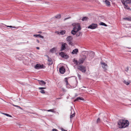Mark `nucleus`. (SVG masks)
<instances>
[{
  "mask_svg": "<svg viewBox=\"0 0 131 131\" xmlns=\"http://www.w3.org/2000/svg\"><path fill=\"white\" fill-rule=\"evenodd\" d=\"M73 27V29L77 31H78L81 29V28L80 24L77 23H74L72 24Z\"/></svg>",
  "mask_w": 131,
  "mask_h": 131,
  "instance_id": "1",
  "label": "nucleus"
},
{
  "mask_svg": "<svg viewBox=\"0 0 131 131\" xmlns=\"http://www.w3.org/2000/svg\"><path fill=\"white\" fill-rule=\"evenodd\" d=\"M69 45L72 46L73 45V43L72 42L73 38L70 36H68L66 39Z\"/></svg>",
  "mask_w": 131,
  "mask_h": 131,
  "instance_id": "2",
  "label": "nucleus"
},
{
  "mask_svg": "<svg viewBox=\"0 0 131 131\" xmlns=\"http://www.w3.org/2000/svg\"><path fill=\"white\" fill-rule=\"evenodd\" d=\"M78 69L82 72H85L86 70V67L83 65H80L78 67Z\"/></svg>",
  "mask_w": 131,
  "mask_h": 131,
  "instance_id": "3",
  "label": "nucleus"
},
{
  "mask_svg": "<svg viewBox=\"0 0 131 131\" xmlns=\"http://www.w3.org/2000/svg\"><path fill=\"white\" fill-rule=\"evenodd\" d=\"M129 124V122L127 120H124L123 126H122L121 128H125L128 126Z\"/></svg>",
  "mask_w": 131,
  "mask_h": 131,
  "instance_id": "4",
  "label": "nucleus"
},
{
  "mask_svg": "<svg viewBox=\"0 0 131 131\" xmlns=\"http://www.w3.org/2000/svg\"><path fill=\"white\" fill-rule=\"evenodd\" d=\"M59 54L61 57L65 59H67L69 58L68 56L64 52H61L59 53Z\"/></svg>",
  "mask_w": 131,
  "mask_h": 131,
  "instance_id": "5",
  "label": "nucleus"
},
{
  "mask_svg": "<svg viewBox=\"0 0 131 131\" xmlns=\"http://www.w3.org/2000/svg\"><path fill=\"white\" fill-rule=\"evenodd\" d=\"M97 25L96 24H92L88 27V28L92 29H95L97 27Z\"/></svg>",
  "mask_w": 131,
  "mask_h": 131,
  "instance_id": "6",
  "label": "nucleus"
},
{
  "mask_svg": "<svg viewBox=\"0 0 131 131\" xmlns=\"http://www.w3.org/2000/svg\"><path fill=\"white\" fill-rule=\"evenodd\" d=\"M44 66L43 65H41L40 64H37L35 66V68L36 69H39L42 68H44Z\"/></svg>",
  "mask_w": 131,
  "mask_h": 131,
  "instance_id": "7",
  "label": "nucleus"
},
{
  "mask_svg": "<svg viewBox=\"0 0 131 131\" xmlns=\"http://www.w3.org/2000/svg\"><path fill=\"white\" fill-rule=\"evenodd\" d=\"M124 120V119H120L119 120L118 122V124L120 128H121L122 126H123Z\"/></svg>",
  "mask_w": 131,
  "mask_h": 131,
  "instance_id": "8",
  "label": "nucleus"
},
{
  "mask_svg": "<svg viewBox=\"0 0 131 131\" xmlns=\"http://www.w3.org/2000/svg\"><path fill=\"white\" fill-rule=\"evenodd\" d=\"M85 59V56L83 58L80 59L79 60V64H82L83 63Z\"/></svg>",
  "mask_w": 131,
  "mask_h": 131,
  "instance_id": "9",
  "label": "nucleus"
},
{
  "mask_svg": "<svg viewBox=\"0 0 131 131\" xmlns=\"http://www.w3.org/2000/svg\"><path fill=\"white\" fill-rule=\"evenodd\" d=\"M67 45V44L66 43L63 42L61 45L60 51H62L63 50H65L66 49V46Z\"/></svg>",
  "mask_w": 131,
  "mask_h": 131,
  "instance_id": "10",
  "label": "nucleus"
},
{
  "mask_svg": "<svg viewBox=\"0 0 131 131\" xmlns=\"http://www.w3.org/2000/svg\"><path fill=\"white\" fill-rule=\"evenodd\" d=\"M59 71L60 73L63 74L65 72V69L63 67H62L60 68Z\"/></svg>",
  "mask_w": 131,
  "mask_h": 131,
  "instance_id": "11",
  "label": "nucleus"
},
{
  "mask_svg": "<svg viewBox=\"0 0 131 131\" xmlns=\"http://www.w3.org/2000/svg\"><path fill=\"white\" fill-rule=\"evenodd\" d=\"M46 56L48 58V61L49 62V65H51L53 63V62L51 59L47 55H46Z\"/></svg>",
  "mask_w": 131,
  "mask_h": 131,
  "instance_id": "12",
  "label": "nucleus"
},
{
  "mask_svg": "<svg viewBox=\"0 0 131 131\" xmlns=\"http://www.w3.org/2000/svg\"><path fill=\"white\" fill-rule=\"evenodd\" d=\"M69 77H67V78H65V82L66 83V85L67 86H68L69 88H70V86H71L68 83V81L67 80V79H68Z\"/></svg>",
  "mask_w": 131,
  "mask_h": 131,
  "instance_id": "13",
  "label": "nucleus"
},
{
  "mask_svg": "<svg viewBox=\"0 0 131 131\" xmlns=\"http://www.w3.org/2000/svg\"><path fill=\"white\" fill-rule=\"evenodd\" d=\"M72 83L73 84H72V85L73 87L74 88L77 85L78 82H77V81L74 80L73 81Z\"/></svg>",
  "mask_w": 131,
  "mask_h": 131,
  "instance_id": "14",
  "label": "nucleus"
},
{
  "mask_svg": "<svg viewBox=\"0 0 131 131\" xmlns=\"http://www.w3.org/2000/svg\"><path fill=\"white\" fill-rule=\"evenodd\" d=\"M79 52L78 50V49H74L72 52L71 53L72 54H77Z\"/></svg>",
  "mask_w": 131,
  "mask_h": 131,
  "instance_id": "15",
  "label": "nucleus"
},
{
  "mask_svg": "<svg viewBox=\"0 0 131 131\" xmlns=\"http://www.w3.org/2000/svg\"><path fill=\"white\" fill-rule=\"evenodd\" d=\"M39 83L40 84L44 85L46 84V82L43 80H39Z\"/></svg>",
  "mask_w": 131,
  "mask_h": 131,
  "instance_id": "16",
  "label": "nucleus"
},
{
  "mask_svg": "<svg viewBox=\"0 0 131 131\" xmlns=\"http://www.w3.org/2000/svg\"><path fill=\"white\" fill-rule=\"evenodd\" d=\"M33 36L34 37H40V38H44V37L43 36H41L39 34V35L34 34V35Z\"/></svg>",
  "mask_w": 131,
  "mask_h": 131,
  "instance_id": "17",
  "label": "nucleus"
},
{
  "mask_svg": "<svg viewBox=\"0 0 131 131\" xmlns=\"http://www.w3.org/2000/svg\"><path fill=\"white\" fill-rule=\"evenodd\" d=\"M95 55V53L93 51H91L90 53L89 56L91 57V58H93Z\"/></svg>",
  "mask_w": 131,
  "mask_h": 131,
  "instance_id": "18",
  "label": "nucleus"
},
{
  "mask_svg": "<svg viewBox=\"0 0 131 131\" xmlns=\"http://www.w3.org/2000/svg\"><path fill=\"white\" fill-rule=\"evenodd\" d=\"M79 100H83L84 99L82 97H77L74 100V101L75 102L76 101H78Z\"/></svg>",
  "mask_w": 131,
  "mask_h": 131,
  "instance_id": "19",
  "label": "nucleus"
},
{
  "mask_svg": "<svg viewBox=\"0 0 131 131\" xmlns=\"http://www.w3.org/2000/svg\"><path fill=\"white\" fill-rule=\"evenodd\" d=\"M73 62L76 65H78L79 64V62L78 61L75 59H73Z\"/></svg>",
  "mask_w": 131,
  "mask_h": 131,
  "instance_id": "20",
  "label": "nucleus"
},
{
  "mask_svg": "<svg viewBox=\"0 0 131 131\" xmlns=\"http://www.w3.org/2000/svg\"><path fill=\"white\" fill-rule=\"evenodd\" d=\"M104 2L107 6H108L110 5V3L107 0H104Z\"/></svg>",
  "mask_w": 131,
  "mask_h": 131,
  "instance_id": "21",
  "label": "nucleus"
},
{
  "mask_svg": "<svg viewBox=\"0 0 131 131\" xmlns=\"http://www.w3.org/2000/svg\"><path fill=\"white\" fill-rule=\"evenodd\" d=\"M78 31H77L76 30H74V29H73L71 31V33L73 35H75L77 32Z\"/></svg>",
  "mask_w": 131,
  "mask_h": 131,
  "instance_id": "22",
  "label": "nucleus"
},
{
  "mask_svg": "<svg viewBox=\"0 0 131 131\" xmlns=\"http://www.w3.org/2000/svg\"><path fill=\"white\" fill-rule=\"evenodd\" d=\"M124 8L125 9L130 10H131L130 8L127 5L125 4L124 5Z\"/></svg>",
  "mask_w": 131,
  "mask_h": 131,
  "instance_id": "23",
  "label": "nucleus"
},
{
  "mask_svg": "<svg viewBox=\"0 0 131 131\" xmlns=\"http://www.w3.org/2000/svg\"><path fill=\"white\" fill-rule=\"evenodd\" d=\"M66 31L65 30H62L61 32H59L58 34H61V35H63L65 34Z\"/></svg>",
  "mask_w": 131,
  "mask_h": 131,
  "instance_id": "24",
  "label": "nucleus"
},
{
  "mask_svg": "<svg viewBox=\"0 0 131 131\" xmlns=\"http://www.w3.org/2000/svg\"><path fill=\"white\" fill-rule=\"evenodd\" d=\"M88 19V18L86 17H83L82 19V20L83 21H86Z\"/></svg>",
  "mask_w": 131,
  "mask_h": 131,
  "instance_id": "25",
  "label": "nucleus"
},
{
  "mask_svg": "<svg viewBox=\"0 0 131 131\" xmlns=\"http://www.w3.org/2000/svg\"><path fill=\"white\" fill-rule=\"evenodd\" d=\"M82 33L80 32H78L76 34V36L78 37L82 35Z\"/></svg>",
  "mask_w": 131,
  "mask_h": 131,
  "instance_id": "26",
  "label": "nucleus"
},
{
  "mask_svg": "<svg viewBox=\"0 0 131 131\" xmlns=\"http://www.w3.org/2000/svg\"><path fill=\"white\" fill-rule=\"evenodd\" d=\"M55 17L56 18H59L61 17V15L60 14H58L55 16Z\"/></svg>",
  "mask_w": 131,
  "mask_h": 131,
  "instance_id": "27",
  "label": "nucleus"
},
{
  "mask_svg": "<svg viewBox=\"0 0 131 131\" xmlns=\"http://www.w3.org/2000/svg\"><path fill=\"white\" fill-rule=\"evenodd\" d=\"M123 19L125 20H127L131 21V18H129L128 17L125 18H123Z\"/></svg>",
  "mask_w": 131,
  "mask_h": 131,
  "instance_id": "28",
  "label": "nucleus"
},
{
  "mask_svg": "<svg viewBox=\"0 0 131 131\" xmlns=\"http://www.w3.org/2000/svg\"><path fill=\"white\" fill-rule=\"evenodd\" d=\"M55 51V49L54 48H53L50 50V52L52 53H53Z\"/></svg>",
  "mask_w": 131,
  "mask_h": 131,
  "instance_id": "29",
  "label": "nucleus"
},
{
  "mask_svg": "<svg viewBox=\"0 0 131 131\" xmlns=\"http://www.w3.org/2000/svg\"><path fill=\"white\" fill-rule=\"evenodd\" d=\"M75 114L74 113L72 114V112H71V115L70 116V118L71 119L72 118V117L74 116Z\"/></svg>",
  "mask_w": 131,
  "mask_h": 131,
  "instance_id": "30",
  "label": "nucleus"
},
{
  "mask_svg": "<svg viewBox=\"0 0 131 131\" xmlns=\"http://www.w3.org/2000/svg\"><path fill=\"white\" fill-rule=\"evenodd\" d=\"M125 2L127 4H130L131 3V0H126Z\"/></svg>",
  "mask_w": 131,
  "mask_h": 131,
  "instance_id": "31",
  "label": "nucleus"
},
{
  "mask_svg": "<svg viewBox=\"0 0 131 131\" xmlns=\"http://www.w3.org/2000/svg\"><path fill=\"white\" fill-rule=\"evenodd\" d=\"M100 24L101 25L104 26H107V25L106 24L103 22H101L100 23Z\"/></svg>",
  "mask_w": 131,
  "mask_h": 131,
  "instance_id": "32",
  "label": "nucleus"
},
{
  "mask_svg": "<svg viewBox=\"0 0 131 131\" xmlns=\"http://www.w3.org/2000/svg\"><path fill=\"white\" fill-rule=\"evenodd\" d=\"M2 114H4L6 115V116H8V117H12V116H11V115H10L8 114H7V113H2Z\"/></svg>",
  "mask_w": 131,
  "mask_h": 131,
  "instance_id": "33",
  "label": "nucleus"
},
{
  "mask_svg": "<svg viewBox=\"0 0 131 131\" xmlns=\"http://www.w3.org/2000/svg\"><path fill=\"white\" fill-rule=\"evenodd\" d=\"M124 83L127 85H128L129 84V82H128L126 81H124Z\"/></svg>",
  "mask_w": 131,
  "mask_h": 131,
  "instance_id": "34",
  "label": "nucleus"
},
{
  "mask_svg": "<svg viewBox=\"0 0 131 131\" xmlns=\"http://www.w3.org/2000/svg\"><path fill=\"white\" fill-rule=\"evenodd\" d=\"M101 64H102V66H107V64L104 62H102L101 63Z\"/></svg>",
  "mask_w": 131,
  "mask_h": 131,
  "instance_id": "35",
  "label": "nucleus"
},
{
  "mask_svg": "<svg viewBox=\"0 0 131 131\" xmlns=\"http://www.w3.org/2000/svg\"><path fill=\"white\" fill-rule=\"evenodd\" d=\"M47 111L48 112H54V110L53 109H50L49 110H47Z\"/></svg>",
  "mask_w": 131,
  "mask_h": 131,
  "instance_id": "36",
  "label": "nucleus"
},
{
  "mask_svg": "<svg viewBox=\"0 0 131 131\" xmlns=\"http://www.w3.org/2000/svg\"><path fill=\"white\" fill-rule=\"evenodd\" d=\"M40 93H42L43 94H45V90H44L42 89L40 91Z\"/></svg>",
  "mask_w": 131,
  "mask_h": 131,
  "instance_id": "37",
  "label": "nucleus"
},
{
  "mask_svg": "<svg viewBox=\"0 0 131 131\" xmlns=\"http://www.w3.org/2000/svg\"><path fill=\"white\" fill-rule=\"evenodd\" d=\"M106 66H102V68L104 69V71H106L107 70V69L105 67Z\"/></svg>",
  "mask_w": 131,
  "mask_h": 131,
  "instance_id": "38",
  "label": "nucleus"
},
{
  "mask_svg": "<svg viewBox=\"0 0 131 131\" xmlns=\"http://www.w3.org/2000/svg\"><path fill=\"white\" fill-rule=\"evenodd\" d=\"M121 1L123 4V5H125V1L124 0H121Z\"/></svg>",
  "mask_w": 131,
  "mask_h": 131,
  "instance_id": "39",
  "label": "nucleus"
},
{
  "mask_svg": "<svg viewBox=\"0 0 131 131\" xmlns=\"http://www.w3.org/2000/svg\"><path fill=\"white\" fill-rule=\"evenodd\" d=\"M97 123H99L100 122V119L99 118L97 120Z\"/></svg>",
  "mask_w": 131,
  "mask_h": 131,
  "instance_id": "40",
  "label": "nucleus"
},
{
  "mask_svg": "<svg viewBox=\"0 0 131 131\" xmlns=\"http://www.w3.org/2000/svg\"><path fill=\"white\" fill-rule=\"evenodd\" d=\"M46 88H45V87H40V88H39L38 89H39V90H42V89H46Z\"/></svg>",
  "mask_w": 131,
  "mask_h": 131,
  "instance_id": "41",
  "label": "nucleus"
},
{
  "mask_svg": "<svg viewBox=\"0 0 131 131\" xmlns=\"http://www.w3.org/2000/svg\"><path fill=\"white\" fill-rule=\"evenodd\" d=\"M61 130L62 131H67V130H64L63 128H61Z\"/></svg>",
  "mask_w": 131,
  "mask_h": 131,
  "instance_id": "42",
  "label": "nucleus"
},
{
  "mask_svg": "<svg viewBox=\"0 0 131 131\" xmlns=\"http://www.w3.org/2000/svg\"><path fill=\"white\" fill-rule=\"evenodd\" d=\"M52 131H58V130L56 129H53L52 130Z\"/></svg>",
  "mask_w": 131,
  "mask_h": 131,
  "instance_id": "43",
  "label": "nucleus"
},
{
  "mask_svg": "<svg viewBox=\"0 0 131 131\" xmlns=\"http://www.w3.org/2000/svg\"><path fill=\"white\" fill-rule=\"evenodd\" d=\"M7 27H10V28H15V27H13V26H7Z\"/></svg>",
  "mask_w": 131,
  "mask_h": 131,
  "instance_id": "44",
  "label": "nucleus"
},
{
  "mask_svg": "<svg viewBox=\"0 0 131 131\" xmlns=\"http://www.w3.org/2000/svg\"><path fill=\"white\" fill-rule=\"evenodd\" d=\"M71 18V17H68V18H65L64 19V20H65L68 19H69V18Z\"/></svg>",
  "mask_w": 131,
  "mask_h": 131,
  "instance_id": "45",
  "label": "nucleus"
},
{
  "mask_svg": "<svg viewBox=\"0 0 131 131\" xmlns=\"http://www.w3.org/2000/svg\"><path fill=\"white\" fill-rule=\"evenodd\" d=\"M126 71H128V67H127L126 69Z\"/></svg>",
  "mask_w": 131,
  "mask_h": 131,
  "instance_id": "46",
  "label": "nucleus"
},
{
  "mask_svg": "<svg viewBox=\"0 0 131 131\" xmlns=\"http://www.w3.org/2000/svg\"><path fill=\"white\" fill-rule=\"evenodd\" d=\"M36 41H37V42L38 43H39V40H38L37 39V40H36Z\"/></svg>",
  "mask_w": 131,
  "mask_h": 131,
  "instance_id": "47",
  "label": "nucleus"
},
{
  "mask_svg": "<svg viewBox=\"0 0 131 131\" xmlns=\"http://www.w3.org/2000/svg\"><path fill=\"white\" fill-rule=\"evenodd\" d=\"M36 48L37 49H40V48L39 47H36Z\"/></svg>",
  "mask_w": 131,
  "mask_h": 131,
  "instance_id": "48",
  "label": "nucleus"
},
{
  "mask_svg": "<svg viewBox=\"0 0 131 131\" xmlns=\"http://www.w3.org/2000/svg\"><path fill=\"white\" fill-rule=\"evenodd\" d=\"M13 105L14 106H15V107H19V106H18L17 105Z\"/></svg>",
  "mask_w": 131,
  "mask_h": 131,
  "instance_id": "49",
  "label": "nucleus"
},
{
  "mask_svg": "<svg viewBox=\"0 0 131 131\" xmlns=\"http://www.w3.org/2000/svg\"><path fill=\"white\" fill-rule=\"evenodd\" d=\"M61 99V97H58V98H57V99H58H58Z\"/></svg>",
  "mask_w": 131,
  "mask_h": 131,
  "instance_id": "50",
  "label": "nucleus"
},
{
  "mask_svg": "<svg viewBox=\"0 0 131 131\" xmlns=\"http://www.w3.org/2000/svg\"><path fill=\"white\" fill-rule=\"evenodd\" d=\"M38 33H41V31H39V32H38Z\"/></svg>",
  "mask_w": 131,
  "mask_h": 131,
  "instance_id": "51",
  "label": "nucleus"
},
{
  "mask_svg": "<svg viewBox=\"0 0 131 131\" xmlns=\"http://www.w3.org/2000/svg\"><path fill=\"white\" fill-rule=\"evenodd\" d=\"M83 87L84 88H86V87L85 86H83Z\"/></svg>",
  "mask_w": 131,
  "mask_h": 131,
  "instance_id": "52",
  "label": "nucleus"
}]
</instances>
